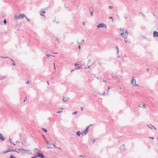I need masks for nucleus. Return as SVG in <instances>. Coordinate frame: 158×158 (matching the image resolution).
Listing matches in <instances>:
<instances>
[{"label": "nucleus", "mask_w": 158, "mask_h": 158, "mask_svg": "<svg viewBox=\"0 0 158 158\" xmlns=\"http://www.w3.org/2000/svg\"><path fill=\"white\" fill-rule=\"evenodd\" d=\"M26 17V15L24 14H22L18 15H15L14 16V20L17 21L19 19H23V18Z\"/></svg>", "instance_id": "f257e3e1"}, {"label": "nucleus", "mask_w": 158, "mask_h": 158, "mask_svg": "<svg viewBox=\"0 0 158 158\" xmlns=\"http://www.w3.org/2000/svg\"><path fill=\"white\" fill-rule=\"evenodd\" d=\"M92 125H91L90 126H87L86 127V128H85V131L84 132H82V133H81V134L83 135H87V133L88 132V130H89V127H90V126H92Z\"/></svg>", "instance_id": "f03ea898"}, {"label": "nucleus", "mask_w": 158, "mask_h": 158, "mask_svg": "<svg viewBox=\"0 0 158 158\" xmlns=\"http://www.w3.org/2000/svg\"><path fill=\"white\" fill-rule=\"evenodd\" d=\"M18 150L20 152V151H25L28 154H32V152L31 150H25L23 149H18Z\"/></svg>", "instance_id": "7ed1b4c3"}, {"label": "nucleus", "mask_w": 158, "mask_h": 158, "mask_svg": "<svg viewBox=\"0 0 158 158\" xmlns=\"http://www.w3.org/2000/svg\"><path fill=\"white\" fill-rule=\"evenodd\" d=\"M104 26H105V28L106 27V25H105L104 23H101L99 24H98V25L97 26V27L98 28H100V27L103 28L104 27Z\"/></svg>", "instance_id": "20e7f679"}, {"label": "nucleus", "mask_w": 158, "mask_h": 158, "mask_svg": "<svg viewBox=\"0 0 158 158\" xmlns=\"http://www.w3.org/2000/svg\"><path fill=\"white\" fill-rule=\"evenodd\" d=\"M134 77H132V79L131 80V83L134 86H135L136 80L135 79H134Z\"/></svg>", "instance_id": "39448f33"}, {"label": "nucleus", "mask_w": 158, "mask_h": 158, "mask_svg": "<svg viewBox=\"0 0 158 158\" xmlns=\"http://www.w3.org/2000/svg\"><path fill=\"white\" fill-rule=\"evenodd\" d=\"M120 149L121 150H124L125 149V145L124 144H122L120 147Z\"/></svg>", "instance_id": "423d86ee"}, {"label": "nucleus", "mask_w": 158, "mask_h": 158, "mask_svg": "<svg viewBox=\"0 0 158 158\" xmlns=\"http://www.w3.org/2000/svg\"><path fill=\"white\" fill-rule=\"evenodd\" d=\"M69 99V98L68 97H64L63 98V100L64 102H66Z\"/></svg>", "instance_id": "0eeeda50"}, {"label": "nucleus", "mask_w": 158, "mask_h": 158, "mask_svg": "<svg viewBox=\"0 0 158 158\" xmlns=\"http://www.w3.org/2000/svg\"><path fill=\"white\" fill-rule=\"evenodd\" d=\"M41 11H42V12L40 13V15L42 16H44L45 17V15L44 14L46 12L45 11H43V10H41Z\"/></svg>", "instance_id": "6e6552de"}, {"label": "nucleus", "mask_w": 158, "mask_h": 158, "mask_svg": "<svg viewBox=\"0 0 158 158\" xmlns=\"http://www.w3.org/2000/svg\"><path fill=\"white\" fill-rule=\"evenodd\" d=\"M125 33H126L127 34L126 35L124 34V36L123 37H124V38L127 37V36L128 35V33H129L127 31V30L126 31H125Z\"/></svg>", "instance_id": "1a4fd4ad"}, {"label": "nucleus", "mask_w": 158, "mask_h": 158, "mask_svg": "<svg viewBox=\"0 0 158 158\" xmlns=\"http://www.w3.org/2000/svg\"><path fill=\"white\" fill-rule=\"evenodd\" d=\"M52 144L50 143L48 144V145H47V148H52L53 147L52 146Z\"/></svg>", "instance_id": "9d476101"}, {"label": "nucleus", "mask_w": 158, "mask_h": 158, "mask_svg": "<svg viewBox=\"0 0 158 158\" xmlns=\"http://www.w3.org/2000/svg\"><path fill=\"white\" fill-rule=\"evenodd\" d=\"M0 139L2 140H4V138L3 137L2 134L1 133H0Z\"/></svg>", "instance_id": "9b49d317"}, {"label": "nucleus", "mask_w": 158, "mask_h": 158, "mask_svg": "<svg viewBox=\"0 0 158 158\" xmlns=\"http://www.w3.org/2000/svg\"><path fill=\"white\" fill-rule=\"evenodd\" d=\"M8 150L9 152H17L18 153H19V152L18 151H16L15 150H14V149H8Z\"/></svg>", "instance_id": "f8f14e48"}, {"label": "nucleus", "mask_w": 158, "mask_h": 158, "mask_svg": "<svg viewBox=\"0 0 158 158\" xmlns=\"http://www.w3.org/2000/svg\"><path fill=\"white\" fill-rule=\"evenodd\" d=\"M45 157V156L44 155L43 153H40V158H44Z\"/></svg>", "instance_id": "ddd939ff"}, {"label": "nucleus", "mask_w": 158, "mask_h": 158, "mask_svg": "<svg viewBox=\"0 0 158 158\" xmlns=\"http://www.w3.org/2000/svg\"><path fill=\"white\" fill-rule=\"evenodd\" d=\"M81 134V133L79 131H78L76 132V135L78 136H80Z\"/></svg>", "instance_id": "4468645a"}, {"label": "nucleus", "mask_w": 158, "mask_h": 158, "mask_svg": "<svg viewBox=\"0 0 158 158\" xmlns=\"http://www.w3.org/2000/svg\"><path fill=\"white\" fill-rule=\"evenodd\" d=\"M6 77L5 76H3V77H0V80H3L5 79V78H6Z\"/></svg>", "instance_id": "2eb2a0df"}, {"label": "nucleus", "mask_w": 158, "mask_h": 158, "mask_svg": "<svg viewBox=\"0 0 158 158\" xmlns=\"http://www.w3.org/2000/svg\"><path fill=\"white\" fill-rule=\"evenodd\" d=\"M110 89V86L108 88V89L107 90L108 92L107 94H106V95L107 96H109L110 94L108 93V92H109V89Z\"/></svg>", "instance_id": "dca6fc26"}, {"label": "nucleus", "mask_w": 158, "mask_h": 158, "mask_svg": "<svg viewBox=\"0 0 158 158\" xmlns=\"http://www.w3.org/2000/svg\"><path fill=\"white\" fill-rule=\"evenodd\" d=\"M82 66H77V67L76 68V69H82Z\"/></svg>", "instance_id": "f3484780"}, {"label": "nucleus", "mask_w": 158, "mask_h": 158, "mask_svg": "<svg viewBox=\"0 0 158 158\" xmlns=\"http://www.w3.org/2000/svg\"><path fill=\"white\" fill-rule=\"evenodd\" d=\"M115 48L117 50V54H118L119 53V48H118V46H116L115 47Z\"/></svg>", "instance_id": "a211bd4d"}, {"label": "nucleus", "mask_w": 158, "mask_h": 158, "mask_svg": "<svg viewBox=\"0 0 158 158\" xmlns=\"http://www.w3.org/2000/svg\"><path fill=\"white\" fill-rule=\"evenodd\" d=\"M42 129L45 132H47V129H46V128H42Z\"/></svg>", "instance_id": "6ab92c4d"}, {"label": "nucleus", "mask_w": 158, "mask_h": 158, "mask_svg": "<svg viewBox=\"0 0 158 158\" xmlns=\"http://www.w3.org/2000/svg\"><path fill=\"white\" fill-rule=\"evenodd\" d=\"M116 77H117V78H118V79H119V78L122 77V76H120L119 75H117V76H116Z\"/></svg>", "instance_id": "aec40b11"}, {"label": "nucleus", "mask_w": 158, "mask_h": 158, "mask_svg": "<svg viewBox=\"0 0 158 158\" xmlns=\"http://www.w3.org/2000/svg\"><path fill=\"white\" fill-rule=\"evenodd\" d=\"M46 55L48 57H49L50 56H52L53 57H55V56H52V55H49V54H47Z\"/></svg>", "instance_id": "412c9836"}, {"label": "nucleus", "mask_w": 158, "mask_h": 158, "mask_svg": "<svg viewBox=\"0 0 158 158\" xmlns=\"http://www.w3.org/2000/svg\"><path fill=\"white\" fill-rule=\"evenodd\" d=\"M150 126H151L150 125H150L147 124V126H148V127L151 129H152V127H150Z\"/></svg>", "instance_id": "4be33fe9"}, {"label": "nucleus", "mask_w": 158, "mask_h": 158, "mask_svg": "<svg viewBox=\"0 0 158 158\" xmlns=\"http://www.w3.org/2000/svg\"><path fill=\"white\" fill-rule=\"evenodd\" d=\"M150 125H151V127H152L154 129L156 130H157V129L155 127H154L151 124H150Z\"/></svg>", "instance_id": "5701e85b"}, {"label": "nucleus", "mask_w": 158, "mask_h": 158, "mask_svg": "<svg viewBox=\"0 0 158 158\" xmlns=\"http://www.w3.org/2000/svg\"><path fill=\"white\" fill-rule=\"evenodd\" d=\"M0 57L1 58H8V57H3V56H1Z\"/></svg>", "instance_id": "b1692460"}, {"label": "nucleus", "mask_w": 158, "mask_h": 158, "mask_svg": "<svg viewBox=\"0 0 158 158\" xmlns=\"http://www.w3.org/2000/svg\"><path fill=\"white\" fill-rule=\"evenodd\" d=\"M77 111H76L74 112L72 114L73 115L76 114H77Z\"/></svg>", "instance_id": "393cba45"}, {"label": "nucleus", "mask_w": 158, "mask_h": 158, "mask_svg": "<svg viewBox=\"0 0 158 158\" xmlns=\"http://www.w3.org/2000/svg\"><path fill=\"white\" fill-rule=\"evenodd\" d=\"M3 23H4L5 24L6 23V19H4L3 21Z\"/></svg>", "instance_id": "a878e982"}, {"label": "nucleus", "mask_w": 158, "mask_h": 158, "mask_svg": "<svg viewBox=\"0 0 158 158\" xmlns=\"http://www.w3.org/2000/svg\"><path fill=\"white\" fill-rule=\"evenodd\" d=\"M125 42L126 43H130V41H128L127 40H125Z\"/></svg>", "instance_id": "bb28decb"}, {"label": "nucleus", "mask_w": 158, "mask_h": 158, "mask_svg": "<svg viewBox=\"0 0 158 158\" xmlns=\"http://www.w3.org/2000/svg\"><path fill=\"white\" fill-rule=\"evenodd\" d=\"M37 155H36V156H37H37H38L39 157H40V152H37Z\"/></svg>", "instance_id": "cd10ccee"}, {"label": "nucleus", "mask_w": 158, "mask_h": 158, "mask_svg": "<svg viewBox=\"0 0 158 158\" xmlns=\"http://www.w3.org/2000/svg\"><path fill=\"white\" fill-rule=\"evenodd\" d=\"M90 15H91V16H93V12L92 11H91L90 10Z\"/></svg>", "instance_id": "c85d7f7f"}, {"label": "nucleus", "mask_w": 158, "mask_h": 158, "mask_svg": "<svg viewBox=\"0 0 158 158\" xmlns=\"http://www.w3.org/2000/svg\"><path fill=\"white\" fill-rule=\"evenodd\" d=\"M91 140H93V144H94V143L96 141V140L95 139H91Z\"/></svg>", "instance_id": "c756f323"}, {"label": "nucleus", "mask_w": 158, "mask_h": 158, "mask_svg": "<svg viewBox=\"0 0 158 158\" xmlns=\"http://www.w3.org/2000/svg\"><path fill=\"white\" fill-rule=\"evenodd\" d=\"M8 152H9V151H8V150H6V151H5L4 152H3V153H6Z\"/></svg>", "instance_id": "7c9ffc66"}, {"label": "nucleus", "mask_w": 158, "mask_h": 158, "mask_svg": "<svg viewBox=\"0 0 158 158\" xmlns=\"http://www.w3.org/2000/svg\"><path fill=\"white\" fill-rule=\"evenodd\" d=\"M142 106H143V108H144V109L145 108V106H146L145 104H143Z\"/></svg>", "instance_id": "2f4dec72"}, {"label": "nucleus", "mask_w": 158, "mask_h": 158, "mask_svg": "<svg viewBox=\"0 0 158 158\" xmlns=\"http://www.w3.org/2000/svg\"><path fill=\"white\" fill-rule=\"evenodd\" d=\"M78 43V44H80V45H79V46L78 47V48H79V49L80 50L81 49V46H80V44L79 43V42Z\"/></svg>", "instance_id": "473e14b6"}, {"label": "nucleus", "mask_w": 158, "mask_h": 158, "mask_svg": "<svg viewBox=\"0 0 158 158\" xmlns=\"http://www.w3.org/2000/svg\"><path fill=\"white\" fill-rule=\"evenodd\" d=\"M62 112V110L61 111H58L57 112L58 113H60Z\"/></svg>", "instance_id": "72a5a7b5"}, {"label": "nucleus", "mask_w": 158, "mask_h": 158, "mask_svg": "<svg viewBox=\"0 0 158 158\" xmlns=\"http://www.w3.org/2000/svg\"><path fill=\"white\" fill-rule=\"evenodd\" d=\"M109 19H111L112 20H113V18L112 17H109Z\"/></svg>", "instance_id": "f704fd0d"}, {"label": "nucleus", "mask_w": 158, "mask_h": 158, "mask_svg": "<svg viewBox=\"0 0 158 158\" xmlns=\"http://www.w3.org/2000/svg\"><path fill=\"white\" fill-rule=\"evenodd\" d=\"M46 143H47V145H48V144H50V143H49V142L48 141H46Z\"/></svg>", "instance_id": "c9c22d12"}, {"label": "nucleus", "mask_w": 158, "mask_h": 158, "mask_svg": "<svg viewBox=\"0 0 158 158\" xmlns=\"http://www.w3.org/2000/svg\"><path fill=\"white\" fill-rule=\"evenodd\" d=\"M25 18H26L27 19V20H28V22H30V20L29 19H28L27 18V16H26V17H25Z\"/></svg>", "instance_id": "e433bc0d"}, {"label": "nucleus", "mask_w": 158, "mask_h": 158, "mask_svg": "<svg viewBox=\"0 0 158 158\" xmlns=\"http://www.w3.org/2000/svg\"><path fill=\"white\" fill-rule=\"evenodd\" d=\"M124 34V32H123V33H121L120 34V35H121L122 36H123V34Z\"/></svg>", "instance_id": "4c0bfd02"}, {"label": "nucleus", "mask_w": 158, "mask_h": 158, "mask_svg": "<svg viewBox=\"0 0 158 158\" xmlns=\"http://www.w3.org/2000/svg\"><path fill=\"white\" fill-rule=\"evenodd\" d=\"M109 7L110 9H112L113 8V7L110 6H109Z\"/></svg>", "instance_id": "58836bf2"}, {"label": "nucleus", "mask_w": 158, "mask_h": 158, "mask_svg": "<svg viewBox=\"0 0 158 158\" xmlns=\"http://www.w3.org/2000/svg\"><path fill=\"white\" fill-rule=\"evenodd\" d=\"M81 111H83V108L82 106L81 107Z\"/></svg>", "instance_id": "ea45409f"}, {"label": "nucleus", "mask_w": 158, "mask_h": 158, "mask_svg": "<svg viewBox=\"0 0 158 158\" xmlns=\"http://www.w3.org/2000/svg\"><path fill=\"white\" fill-rule=\"evenodd\" d=\"M37 157V156H32L31 158H36Z\"/></svg>", "instance_id": "a19ab883"}, {"label": "nucleus", "mask_w": 158, "mask_h": 158, "mask_svg": "<svg viewBox=\"0 0 158 158\" xmlns=\"http://www.w3.org/2000/svg\"><path fill=\"white\" fill-rule=\"evenodd\" d=\"M105 92H104L102 94V95L104 96L105 95Z\"/></svg>", "instance_id": "79ce46f5"}, {"label": "nucleus", "mask_w": 158, "mask_h": 158, "mask_svg": "<svg viewBox=\"0 0 158 158\" xmlns=\"http://www.w3.org/2000/svg\"><path fill=\"white\" fill-rule=\"evenodd\" d=\"M78 65H79V64H75L74 65L75 66H77Z\"/></svg>", "instance_id": "37998d69"}, {"label": "nucleus", "mask_w": 158, "mask_h": 158, "mask_svg": "<svg viewBox=\"0 0 158 158\" xmlns=\"http://www.w3.org/2000/svg\"><path fill=\"white\" fill-rule=\"evenodd\" d=\"M91 61V59H89L88 61V63L89 64L90 62Z\"/></svg>", "instance_id": "c03bdc74"}, {"label": "nucleus", "mask_w": 158, "mask_h": 158, "mask_svg": "<svg viewBox=\"0 0 158 158\" xmlns=\"http://www.w3.org/2000/svg\"><path fill=\"white\" fill-rule=\"evenodd\" d=\"M53 147L54 148H57L56 147V145L55 144H53Z\"/></svg>", "instance_id": "a18cd8bd"}, {"label": "nucleus", "mask_w": 158, "mask_h": 158, "mask_svg": "<svg viewBox=\"0 0 158 158\" xmlns=\"http://www.w3.org/2000/svg\"><path fill=\"white\" fill-rule=\"evenodd\" d=\"M42 135L43 136V138H44V139L45 140H46V139H45V138L44 137V135Z\"/></svg>", "instance_id": "49530a36"}, {"label": "nucleus", "mask_w": 158, "mask_h": 158, "mask_svg": "<svg viewBox=\"0 0 158 158\" xmlns=\"http://www.w3.org/2000/svg\"><path fill=\"white\" fill-rule=\"evenodd\" d=\"M98 94L99 95H102V94H101V93H100V92H98Z\"/></svg>", "instance_id": "de8ad7c7"}, {"label": "nucleus", "mask_w": 158, "mask_h": 158, "mask_svg": "<svg viewBox=\"0 0 158 158\" xmlns=\"http://www.w3.org/2000/svg\"><path fill=\"white\" fill-rule=\"evenodd\" d=\"M149 138L153 139H154V138L153 137H150Z\"/></svg>", "instance_id": "09e8293b"}, {"label": "nucleus", "mask_w": 158, "mask_h": 158, "mask_svg": "<svg viewBox=\"0 0 158 158\" xmlns=\"http://www.w3.org/2000/svg\"><path fill=\"white\" fill-rule=\"evenodd\" d=\"M74 71V69H72L71 70V72H72L73 71Z\"/></svg>", "instance_id": "8fccbe9b"}, {"label": "nucleus", "mask_w": 158, "mask_h": 158, "mask_svg": "<svg viewBox=\"0 0 158 158\" xmlns=\"http://www.w3.org/2000/svg\"><path fill=\"white\" fill-rule=\"evenodd\" d=\"M11 140V139L10 138L9 141H10V143H11L12 142L11 141H10Z\"/></svg>", "instance_id": "3c124183"}, {"label": "nucleus", "mask_w": 158, "mask_h": 158, "mask_svg": "<svg viewBox=\"0 0 158 158\" xmlns=\"http://www.w3.org/2000/svg\"><path fill=\"white\" fill-rule=\"evenodd\" d=\"M12 64L14 65H15V63L14 62H13V63H12Z\"/></svg>", "instance_id": "603ef678"}, {"label": "nucleus", "mask_w": 158, "mask_h": 158, "mask_svg": "<svg viewBox=\"0 0 158 158\" xmlns=\"http://www.w3.org/2000/svg\"><path fill=\"white\" fill-rule=\"evenodd\" d=\"M10 59L11 60L12 62H14V60H13L12 59H11V58H10Z\"/></svg>", "instance_id": "864d4df0"}, {"label": "nucleus", "mask_w": 158, "mask_h": 158, "mask_svg": "<svg viewBox=\"0 0 158 158\" xmlns=\"http://www.w3.org/2000/svg\"><path fill=\"white\" fill-rule=\"evenodd\" d=\"M29 81H27L26 82V83L27 84H29Z\"/></svg>", "instance_id": "5fc2aeb1"}, {"label": "nucleus", "mask_w": 158, "mask_h": 158, "mask_svg": "<svg viewBox=\"0 0 158 158\" xmlns=\"http://www.w3.org/2000/svg\"><path fill=\"white\" fill-rule=\"evenodd\" d=\"M146 70L147 71H148V72H149V69H146Z\"/></svg>", "instance_id": "6e6d98bb"}, {"label": "nucleus", "mask_w": 158, "mask_h": 158, "mask_svg": "<svg viewBox=\"0 0 158 158\" xmlns=\"http://www.w3.org/2000/svg\"><path fill=\"white\" fill-rule=\"evenodd\" d=\"M54 69H56V67H55V64H54Z\"/></svg>", "instance_id": "4d7b16f0"}, {"label": "nucleus", "mask_w": 158, "mask_h": 158, "mask_svg": "<svg viewBox=\"0 0 158 158\" xmlns=\"http://www.w3.org/2000/svg\"><path fill=\"white\" fill-rule=\"evenodd\" d=\"M135 85H136V86H139V85L138 84H136H136H135Z\"/></svg>", "instance_id": "13d9d810"}, {"label": "nucleus", "mask_w": 158, "mask_h": 158, "mask_svg": "<svg viewBox=\"0 0 158 158\" xmlns=\"http://www.w3.org/2000/svg\"><path fill=\"white\" fill-rule=\"evenodd\" d=\"M138 107H141L142 106H140V105H139L138 106Z\"/></svg>", "instance_id": "bf43d9fd"}, {"label": "nucleus", "mask_w": 158, "mask_h": 158, "mask_svg": "<svg viewBox=\"0 0 158 158\" xmlns=\"http://www.w3.org/2000/svg\"><path fill=\"white\" fill-rule=\"evenodd\" d=\"M139 14H143V13L141 12H139Z\"/></svg>", "instance_id": "052dcab7"}, {"label": "nucleus", "mask_w": 158, "mask_h": 158, "mask_svg": "<svg viewBox=\"0 0 158 158\" xmlns=\"http://www.w3.org/2000/svg\"><path fill=\"white\" fill-rule=\"evenodd\" d=\"M85 22H83V25H85Z\"/></svg>", "instance_id": "680f3d73"}, {"label": "nucleus", "mask_w": 158, "mask_h": 158, "mask_svg": "<svg viewBox=\"0 0 158 158\" xmlns=\"http://www.w3.org/2000/svg\"><path fill=\"white\" fill-rule=\"evenodd\" d=\"M85 41V40H82L81 41V42H84Z\"/></svg>", "instance_id": "e2e57ef3"}, {"label": "nucleus", "mask_w": 158, "mask_h": 158, "mask_svg": "<svg viewBox=\"0 0 158 158\" xmlns=\"http://www.w3.org/2000/svg\"><path fill=\"white\" fill-rule=\"evenodd\" d=\"M103 82H106V80H104V81H103Z\"/></svg>", "instance_id": "0e129e2a"}, {"label": "nucleus", "mask_w": 158, "mask_h": 158, "mask_svg": "<svg viewBox=\"0 0 158 158\" xmlns=\"http://www.w3.org/2000/svg\"><path fill=\"white\" fill-rule=\"evenodd\" d=\"M26 100H27V98H26V99H25V100H24V102H25V101H26Z\"/></svg>", "instance_id": "69168bd1"}, {"label": "nucleus", "mask_w": 158, "mask_h": 158, "mask_svg": "<svg viewBox=\"0 0 158 158\" xmlns=\"http://www.w3.org/2000/svg\"><path fill=\"white\" fill-rule=\"evenodd\" d=\"M82 157H83V158H85V156H83Z\"/></svg>", "instance_id": "338daca9"}, {"label": "nucleus", "mask_w": 158, "mask_h": 158, "mask_svg": "<svg viewBox=\"0 0 158 158\" xmlns=\"http://www.w3.org/2000/svg\"><path fill=\"white\" fill-rule=\"evenodd\" d=\"M79 156H80V157H82L83 156H82L81 155H80Z\"/></svg>", "instance_id": "774afa93"}]
</instances>
